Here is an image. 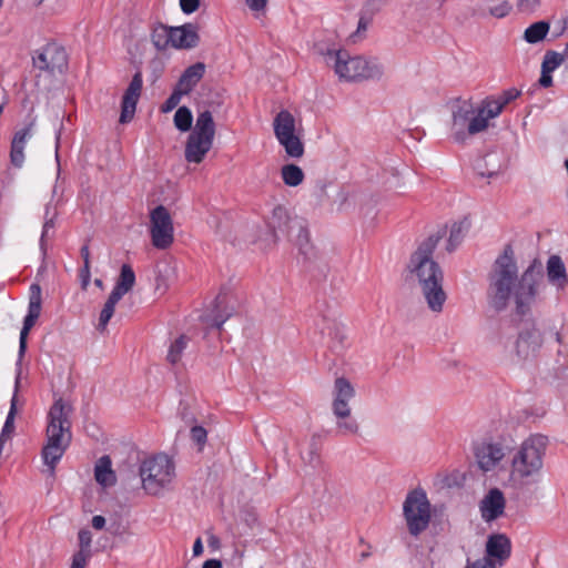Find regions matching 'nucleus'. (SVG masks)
Returning a JSON list of instances; mask_svg holds the SVG:
<instances>
[{"label": "nucleus", "instance_id": "f257e3e1", "mask_svg": "<svg viewBox=\"0 0 568 568\" xmlns=\"http://www.w3.org/2000/svg\"><path fill=\"white\" fill-rule=\"evenodd\" d=\"M539 276L534 266H529L518 276L514 251L506 246L504 253L495 261L489 276L488 298L493 308L500 312L510 301L515 304L517 315H527L538 294Z\"/></svg>", "mask_w": 568, "mask_h": 568}, {"label": "nucleus", "instance_id": "f03ea898", "mask_svg": "<svg viewBox=\"0 0 568 568\" xmlns=\"http://www.w3.org/2000/svg\"><path fill=\"white\" fill-rule=\"evenodd\" d=\"M445 234L438 231L423 241L418 248L410 256L408 268L418 281L422 294L432 312L440 313L447 300V294L443 288L444 273L433 260V253L438 242Z\"/></svg>", "mask_w": 568, "mask_h": 568}, {"label": "nucleus", "instance_id": "7ed1b4c3", "mask_svg": "<svg viewBox=\"0 0 568 568\" xmlns=\"http://www.w3.org/2000/svg\"><path fill=\"white\" fill-rule=\"evenodd\" d=\"M73 407L61 397L55 399L48 412L45 445L41 456L50 476L54 475L55 466L63 457L72 439L71 415Z\"/></svg>", "mask_w": 568, "mask_h": 568}, {"label": "nucleus", "instance_id": "20e7f679", "mask_svg": "<svg viewBox=\"0 0 568 568\" xmlns=\"http://www.w3.org/2000/svg\"><path fill=\"white\" fill-rule=\"evenodd\" d=\"M548 439L535 434L526 438L514 452L510 460L509 481L515 487L534 483L544 467Z\"/></svg>", "mask_w": 568, "mask_h": 568}, {"label": "nucleus", "instance_id": "39448f33", "mask_svg": "<svg viewBox=\"0 0 568 568\" xmlns=\"http://www.w3.org/2000/svg\"><path fill=\"white\" fill-rule=\"evenodd\" d=\"M490 119L483 102L476 106L469 100L457 101L452 106L450 135L455 142L464 143L468 136L485 131Z\"/></svg>", "mask_w": 568, "mask_h": 568}, {"label": "nucleus", "instance_id": "423d86ee", "mask_svg": "<svg viewBox=\"0 0 568 568\" xmlns=\"http://www.w3.org/2000/svg\"><path fill=\"white\" fill-rule=\"evenodd\" d=\"M325 62L334 68L335 73L346 81H361L379 79L383 68L376 60L363 57H351L343 50H328L325 53Z\"/></svg>", "mask_w": 568, "mask_h": 568}, {"label": "nucleus", "instance_id": "0eeeda50", "mask_svg": "<svg viewBox=\"0 0 568 568\" xmlns=\"http://www.w3.org/2000/svg\"><path fill=\"white\" fill-rule=\"evenodd\" d=\"M142 488L151 496L169 490L175 478V465L171 458L160 454L145 459L139 470Z\"/></svg>", "mask_w": 568, "mask_h": 568}, {"label": "nucleus", "instance_id": "6e6552de", "mask_svg": "<svg viewBox=\"0 0 568 568\" xmlns=\"http://www.w3.org/2000/svg\"><path fill=\"white\" fill-rule=\"evenodd\" d=\"M215 136V123L211 111L197 113L195 125L187 136L184 156L189 163H201L212 149Z\"/></svg>", "mask_w": 568, "mask_h": 568}, {"label": "nucleus", "instance_id": "1a4fd4ad", "mask_svg": "<svg viewBox=\"0 0 568 568\" xmlns=\"http://www.w3.org/2000/svg\"><path fill=\"white\" fill-rule=\"evenodd\" d=\"M403 514L410 535L418 536L430 521V504L423 489L409 491L403 504Z\"/></svg>", "mask_w": 568, "mask_h": 568}, {"label": "nucleus", "instance_id": "9d476101", "mask_svg": "<svg viewBox=\"0 0 568 568\" xmlns=\"http://www.w3.org/2000/svg\"><path fill=\"white\" fill-rule=\"evenodd\" d=\"M274 134L278 143L284 148L287 156L300 159L304 154V144L296 134V121L294 115L287 111H280L273 121Z\"/></svg>", "mask_w": 568, "mask_h": 568}, {"label": "nucleus", "instance_id": "9b49d317", "mask_svg": "<svg viewBox=\"0 0 568 568\" xmlns=\"http://www.w3.org/2000/svg\"><path fill=\"white\" fill-rule=\"evenodd\" d=\"M150 235L152 245L159 250L169 248L174 241L173 221L163 205H158L150 213Z\"/></svg>", "mask_w": 568, "mask_h": 568}, {"label": "nucleus", "instance_id": "f8f14e48", "mask_svg": "<svg viewBox=\"0 0 568 568\" xmlns=\"http://www.w3.org/2000/svg\"><path fill=\"white\" fill-rule=\"evenodd\" d=\"M542 345V335L534 322L526 323L519 331L514 344L516 362H525L538 353Z\"/></svg>", "mask_w": 568, "mask_h": 568}, {"label": "nucleus", "instance_id": "ddd939ff", "mask_svg": "<svg viewBox=\"0 0 568 568\" xmlns=\"http://www.w3.org/2000/svg\"><path fill=\"white\" fill-rule=\"evenodd\" d=\"M37 131V118L29 116L21 128H18L12 136L10 145V163L14 168H22L24 163V150L28 142Z\"/></svg>", "mask_w": 568, "mask_h": 568}, {"label": "nucleus", "instance_id": "4468645a", "mask_svg": "<svg viewBox=\"0 0 568 568\" xmlns=\"http://www.w3.org/2000/svg\"><path fill=\"white\" fill-rule=\"evenodd\" d=\"M36 68L48 72H62L67 67V53L57 43H48L32 57Z\"/></svg>", "mask_w": 568, "mask_h": 568}, {"label": "nucleus", "instance_id": "2eb2a0df", "mask_svg": "<svg viewBox=\"0 0 568 568\" xmlns=\"http://www.w3.org/2000/svg\"><path fill=\"white\" fill-rule=\"evenodd\" d=\"M474 454L478 467L485 471L494 470L505 458V446L501 443L483 440L474 447Z\"/></svg>", "mask_w": 568, "mask_h": 568}, {"label": "nucleus", "instance_id": "dca6fc26", "mask_svg": "<svg viewBox=\"0 0 568 568\" xmlns=\"http://www.w3.org/2000/svg\"><path fill=\"white\" fill-rule=\"evenodd\" d=\"M511 554L510 539L505 534H491L488 536L485 547V556L481 560L500 568Z\"/></svg>", "mask_w": 568, "mask_h": 568}, {"label": "nucleus", "instance_id": "f3484780", "mask_svg": "<svg viewBox=\"0 0 568 568\" xmlns=\"http://www.w3.org/2000/svg\"><path fill=\"white\" fill-rule=\"evenodd\" d=\"M41 287L39 284L30 286L28 314L23 320V326L19 338V355L22 356L27 348V337L41 313Z\"/></svg>", "mask_w": 568, "mask_h": 568}, {"label": "nucleus", "instance_id": "a211bd4d", "mask_svg": "<svg viewBox=\"0 0 568 568\" xmlns=\"http://www.w3.org/2000/svg\"><path fill=\"white\" fill-rule=\"evenodd\" d=\"M143 87L142 73L140 71L135 72L133 75L129 87L124 91L121 101V114H120V123L124 124L130 122L136 110V104L140 99Z\"/></svg>", "mask_w": 568, "mask_h": 568}, {"label": "nucleus", "instance_id": "6ab92c4d", "mask_svg": "<svg viewBox=\"0 0 568 568\" xmlns=\"http://www.w3.org/2000/svg\"><path fill=\"white\" fill-rule=\"evenodd\" d=\"M505 506L506 500L503 491L498 488H491L479 503L481 518L486 523L496 520L504 514Z\"/></svg>", "mask_w": 568, "mask_h": 568}, {"label": "nucleus", "instance_id": "aec40b11", "mask_svg": "<svg viewBox=\"0 0 568 568\" xmlns=\"http://www.w3.org/2000/svg\"><path fill=\"white\" fill-rule=\"evenodd\" d=\"M355 396V389L352 384L344 377L336 378L334 385V400L332 404L335 417L347 416L349 400Z\"/></svg>", "mask_w": 568, "mask_h": 568}, {"label": "nucleus", "instance_id": "412c9836", "mask_svg": "<svg viewBox=\"0 0 568 568\" xmlns=\"http://www.w3.org/2000/svg\"><path fill=\"white\" fill-rule=\"evenodd\" d=\"M199 40L196 28L193 24L172 27V48L192 49L197 45Z\"/></svg>", "mask_w": 568, "mask_h": 568}, {"label": "nucleus", "instance_id": "4be33fe9", "mask_svg": "<svg viewBox=\"0 0 568 568\" xmlns=\"http://www.w3.org/2000/svg\"><path fill=\"white\" fill-rule=\"evenodd\" d=\"M520 92L515 89H508L501 92L498 97L494 98H486L483 100V103L486 106V112L488 113V116H491V119L497 118L503 109L511 101L517 99L519 97Z\"/></svg>", "mask_w": 568, "mask_h": 568}, {"label": "nucleus", "instance_id": "5701e85b", "mask_svg": "<svg viewBox=\"0 0 568 568\" xmlns=\"http://www.w3.org/2000/svg\"><path fill=\"white\" fill-rule=\"evenodd\" d=\"M475 171L483 178L493 179L503 171V163L497 153H489L475 163Z\"/></svg>", "mask_w": 568, "mask_h": 568}, {"label": "nucleus", "instance_id": "b1692460", "mask_svg": "<svg viewBox=\"0 0 568 568\" xmlns=\"http://www.w3.org/2000/svg\"><path fill=\"white\" fill-rule=\"evenodd\" d=\"M204 73L205 64L202 62H196L185 69L176 87L180 88L186 94H189L197 84V82L203 78Z\"/></svg>", "mask_w": 568, "mask_h": 568}, {"label": "nucleus", "instance_id": "393cba45", "mask_svg": "<svg viewBox=\"0 0 568 568\" xmlns=\"http://www.w3.org/2000/svg\"><path fill=\"white\" fill-rule=\"evenodd\" d=\"M547 276L551 284L564 288L567 282L566 267L560 256L551 255L547 261Z\"/></svg>", "mask_w": 568, "mask_h": 568}, {"label": "nucleus", "instance_id": "a878e982", "mask_svg": "<svg viewBox=\"0 0 568 568\" xmlns=\"http://www.w3.org/2000/svg\"><path fill=\"white\" fill-rule=\"evenodd\" d=\"M95 480L103 487L113 486L116 481L114 471L111 468V459L109 456H102L94 468Z\"/></svg>", "mask_w": 568, "mask_h": 568}, {"label": "nucleus", "instance_id": "bb28decb", "mask_svg": "<svg viewBox=\"0 0 568 568\" xmlns=\"http://www.w3.org/2000/svg\"><path fill=\"white\" fill-rule=\"evenodd\" d=\"M19 387V379L16 381V390L11 398L10 409L7 415L4 425L0 434V450H2L7 440H9L14 432V418L17 414V393Z\"/></svg>", "mask_w": 568, "mask_h": 568}, {"label": "nucleus", "instance_id": "cd10ccee", "mask_svg": "<svg viewBox=\"0 0 568 568\" xmlns=\"http://www.w3.org/2000/svg\"><path fill=\"white\" fill-rule=\"evenodd\" d=\"M135 283V274L129 264H123L121 267L120 276L113 287V294L118 293L119 297H123L128 292L132 290Z\"/></svg>", "mask_w": 568, "mask_h": 568}, {"label": "nucleus", "instance_id": "c85d7f7f", "mask_svg": "<svg viewBox=\"0 0 568 568\" xmlns=\"http://www.w3.org/2000/svg\"><path fill=\"white\" fill-rule=\"evenodd\" d=\"M58 216V212L54 207H52L51 203H48L44 207V222L42 227V233L40 237V248L45 252V241L47 239H51L53 236V230L55 226V219Z\"/></svg>", "mask_w": 568, "mask_h": 568}, {"label": "nucleus", "instance_id": "c756f323", "mask_svg": "<svg viewBox=\"0 0 568 568\" xmlns=\"http://www.w3.org/2000/svg\"><path fill=\"white\" fill-rule=\"evenodd\" d=\"M151 41L156 50H166L172 44V27L154 26L151 32Z\"/></svg>", "mask_w": 568, "mask_h": 568}, {"label": "nucleus", "instance_id": "7c9ffc66", "mask_svg": "<svg viewBox=\"0 0 568 568\" xmlns=\"http://www.w3.org/2000/svg\"><path fill=\"white\" fill-rule=\"evenodd\" d=\"M469 225L470 223L467 219L453 223L447 243V251L453 252L462 243Z\"/></svg>", "mask_w": 568, "mask_h": 568}, {"label": "nucleus", "instance_id": "2f4dec72", "mask_svg": "<svg viewBox=\"0 0 568 568\" xmlns=\"http://www.w3.org/2000/svg\"><path fill=\"white\" fill-rule=\"evenodd\" d=\"M120 300H121V297L118 296V293L116 294L110 293V295H109L106 302L104 303L103 308L100 313L99 324H98V329L100 332H104L106 329V325L110 322V320L112 318V316L114 314L115 305L118 304V302Z\"/></svg>", "mask_w": 568, "mask_h": 568}, {"label": "nucleus", "instance_id": "473e14b6", "mask_svg": "<svg viewBox=\"0 0 568 568\" xmlns=\"http://www.w3.org/2000/svg\"><path fill=\"white\" fill-rule=\"evenodd\" d=\"M549 31V23L546 21H538L530 24L524 33V39L528 43H538L544 40Z\"/></svg>", "mask_w": 568, "mask_h": 568}, {"label": "nucleus", "instance_id": "72a5a7b5", "mask_svg": "<svg viewBox=\"0 0 568 568\" xmlns=\"http://www.w3.org/2000/svg\"><path fill=\"white\" fill-rule=\"evenodd\" d=\"M283 182L288 186H297L304 181L303 170L295 164H286L281 169Z\"/></svg>", "mask_w": 568, "mask_h": 568}, {"label": "nucleus", "instance_id": "f704fd0d", "mask_svg": "<svg viewBox=\"0 0 568 568\" xmlns=\"http://www.w3.org/2000/svg\"><path fill=\"white\" fill-rule=\"evenodd\" d=\"M290 221L291 219L286 207L277 205L273 209L270 225L274 231L286 232Z\"/></svg>", "mask_w": 568, "mask_h": 568}, {"label": "nucleus", "instance_id": "c9c22d12", "mask_svg": "<svg viewBox=\"0 0 568 568\" xmlns=\"http://www.w3.org/2000/svg\"><path fill=\"white\" fill-rule=\"evenodd\" d=\"M336 429L339 435H356L359 430L357 420L352 417V410L347 409V416L336 417Z\"/></svg>", "mask_w": 568, "mask_h": 568}, {"label": "nucleus", "instance_id": "e433bc0d", "mask_svg": "<svg viewBox=\"0 0 568 568\" xmlns=\"http://www.w3.org/2000/svg\"><path fill=\"white\" fill-rule=\"evenodd\" d=\"M175 128L181 132H187L192 128L193 115L187 106H180L173 119Z\"/></svg>", "mask_w": 568, "mask_h": 568}, {"label": "nucleus", "instance_id": "4c0bfd02", "mask_svg": "<svg viewBox=\"0 0 568 568\" xmlns=\"http://www.w3.org/2000/svg\"><path fill=\"white\" fill-rule=\"evenodd\" d=\"M565 58L564 53L547 51L544 55L541 70H544V73H551L565 61Z\"/></svg>", "mask_w": 568, "mask_h": 568}, {"label": "nucleus", "instance_id": "58836bf2", "mask_svg": "<svg viewBox=\"0 0 568 568\" xmlns=\"http://www.w3.org/2000/svg\"><path fill=\"white\" fill-rule=\"evenodd\" d=\"M186 345L187 338L184 335H181L171 344L166 358L172 365L179 363Z\"/></svg>", "mask_w": 568, "mask_h": 568}, {"label": "nucleus", "instance_id": "ea45409f", "mask_svg": "<svg viewBox=\"0 0 568 568\" xmlns=\"http://www.w3.org/2000/svg\"><path fill=\"white\" fill-rule=\"evenodd\" d=\"M186 94L180 88H175L171 95L166 99V101L161 105V111L163 113H168L172 111L181 101L182 95Z\"/></svg>", "mask_w": 568, "mask_h": 568}, {"label": "nucleus", "instance_id": "a19ab883", "mask_svg": "<svg viewBox=\"0 0 568 568\" xmlns=\"http://www.w3.org/2000/svg\"><path fill=\"white\" fill-rule=\"evenodd\" d=\"M385 4V0H367L362 9V14H365L369 18H373V16L378 12L383 6Z\"/></svg>", "mask_w": 568, "mask_h": 568}, {"label": "nucleus", "instance_id": "79ce46f5", "mask_svg": "<svg viewBox=\"0 0 568 568\" xmlns=\"http://www.w3.org/2000/svg\"><path fill=\"white\" fill-rule=\"evenodd\" d=\"M207 433L206 429L202 426H193L191 428V438L194 443H196L200 446V449L203 448V446L206 443Z\"/></svg>", "mask_w": 568, "mask_h": 568}, {"label": "nucleus", "instance_id": "37998d69", "mask_svg": "<svg viewBox=\"0 0 568 568\" xmlns=\"http://www.w3.org/2000/svg\"><path fill=\"white\" fill-rule=\"evenodd\" d=\"M173 274H174V267H172L170 265H166L164 271H159V275L156 277V288L158 290H161V288L166 290L169 287V283H168L166 278Z\"/></svg>", "mask_w": 568, "mask_h": 568}, {"label": "nucleus", "instance_id": "c03bdc74", "mask_svg": "<svg viewBox=\"0 0 568 568\" xmlns=\"http://www.w3.org/2000/svg\"><path fill=\"white\" fill-rule=\"evenodd\" d=\"M91 541L92 535L88 529H82L79 531V546L80 551H85L91 554Z\"/></svg>", "mask_w": 568, "mask_h": 568}, {"label": "nucleus", "instance_id": "a18cd8bd", "mask_svg": "<svg viewBox=\"0 0 568 568\" xmlns=\"http://www.w3.org/2000/svg\"><path fill=\"white\" fill-rule=\"evenodd\" d=\"M511 10V4L508 1H501L500 3L490 7L489 12L496 18L506 17Z\"/></svg>", "mask_w": 568, "mask_h": 568}, {"label": "nucleus", "instance_id": "49530a36", "mask_svg": "<svg viewBox=\"0 0 568 568\" xmlns=\"http://www.w3.org/2000/svg\"><path fill=\"white\" fill-rule=\"evenodd\" d=\"M540 6L539 0H518L517 8L523 13H532Z\"/></svg>", "mask_w": 568, "mask_h": 568}, {"label": "nucleus", "instance_id": "de8ad7c7", "mask_svg": "<svg viewBox=\"0 0 568 568\" xmlns=\"http://www.w3.org/2000/svg\"><path fill=\"white\" fill-rule=\"evenodd\" d=\"M91 554L85 551H77L72 558L71 568H84Z\"/></svg>", "mask_w": 568, "mask_h": 568}, {"label": "nucleus", "instance_id": "09e8293b", "mask_svg": "<svg viewBox=\"0 0 568 568\" xmlns=\"http://www.w3.org/2000/svg\"><path fill=\"white\" fill-rule=\"evenodd\" d=\"M268 0H245L246 6L251 11L255 13V17H258L266 9Z\"/></svg>", "mask_w": 568, "mask_h": 568}, {"label": "nucleus", "instance_id": "8fccbe9b", "mask_svg": "<svg viewBox=\"0 0 568 568\" xmlns=\"http://www.w3.org/2000/svg\"><path fill=\"white\" fill-rule=\"evenodd\" d=\"M199 6L200 0H180L181 10L186 14L195 12Z\"/></svg>", "mask_w": 568, "mask_h": 568}, {"label": "nucleus", "instance_id": "3c124183", "mask_svg": "<svg viewBox=\"0 0 568 568\" xmlns=\"http://www.w3.org/2000/svg\"><path fill=\"white\" fill-rule=\"evenodd\" d=\"M371 21H372V18L361 13V17H359V20H358L357 30H356L355 33H353L351 36V38H356L361 32L366 31V29H367L368 24L371 23Z\"/></svg>", "mask_w": 568, "mask_h": 568}, {"label": "nucleus", "instance_id": "603ef678", "mask_svg": "<svg viewBox=\"0 0 568 568\" xmlns=\"http://www.w3.org/2000/svg\"><path fill=\"white\" fill-rule=\"evenodd\" d=\"M79 276H80V281H81V288L85 291L90 284V278H91L90 266H83L80 270Z\"/></svg>", "mask_w": 568, "mask_h": 568}, {"label": "nucleus", "instance_id": "864d4df0", "mask_svg": "<svg viewBox=\"0 0 568 568\" xmlns=\"http://www.w3.org/2000/svg\"><path fill=\"white\" fill-rule=\"evenodd\" d=\"M92 527L97 530H101L104 528L105 526V518L103 516H100V515H95L93 516L92 518Z\"/></svg>", "mask_w": 568, "mask_h": 568}, {"label": "nucleus", "instance_id": "5fc2aeb1", "mask_svg": "<svg viewBox=\"0 0 568 568\" xmlns=\"http://www.w3.org/2000/svg\"><path fill=\"white\" fill-rule=\"evenodd\" d=\"M465 568H494L493 565L484 561L481 559H477L473 562L468 561Z\"/></svg>", "mask_w": 568, "mask_h": 568}, {"label": "nucleus", "instance_id": "6e6d98bb", "mask_svg": "<svg viewBox=\"0 0 568 568\" xmlns=\"http://www.w3.org/2000/svg\"><path fill=\"white\" fill-rule=\"evenodd\" d=\"M539 84L542 88H548L552 84V77L551 73H544V70H541V75L539 78Z\"/></svg>", "mask_w": 568, "mask_h": 568}, {"label": "nucleus", "instance_id": "4d7b16f0", "mask_svg": "<svg viewBox=\"0 0 568 568\" xmlns=\"http://www.w3.org/2000/svg\"><path fill=\"white\" fill-rule=\"evenodd\" d=\"M80 253H81V257L83 260V266H90V250H89V245L84 244L81 247Z\"/></svg>", "mask_w": 568, "mask_h": 568}, {"label": "nucleus", "instance_id": "13d9d810", "mask_svg": "<svg viewBox=\"0 0 568 568\" xmlns=\"http://www.w3.org/2000/svg\"><path fill=\"white\" fill-rule=\"evenodd\" d=\"M230 316V314L225 315V316H214L213 321H212V326L220 329L223 325V323L227 320V317Z\"/></svg>", "mask_w": 568, "mask_h": 568}, {"label": "nucleus", "instance_id": "bf43d9fd", "mask_svg": "<svg viewBox=\"0 0 568 568\" xmlns=\"http://www.w3.org/2000/svg\"><path fill=\"white\" fill-rule=\"evenodd\" d=\"M202 568H222V562L219 559H209Z\"/></svg>", "mask_w": 568, "mask_h": 568}, {"label": "nucleus", "instance_id": "052dcab7", "mask_svg": "<svg viewBox=\"0 0 568 568\" xmlns=\"http://www.w3.org/2000/svg\"><path fill=\"white\" fill-rule=\"evenodd\" d=\"M203 552V544L201 538H196L193 545V555L200 556Z\"/></svg>", "mask_w": 568, "mask_h": 568}, {"label": "nucleus", "instance_id": "680f3d73", "mask_svg": "<svg viewBox=\"0 0 568 568\" xmlns=\"http://www.w3.org/2000/svg\"><path fill=\"white\" fill-rule=\"evenodd\" d=\"M59 140H60V133H58V135H57V148H55V159L58 162H59V154H58Z\"/></svg>", "mask_w": 568, "mask_h": 568}, {"label": "nucleus", "instance_id": "e2e57ef3", "mask_svg": "<svg viewBox=\"0 0 568 568\" xmlns=\"http://www.w3.org/2000/svg\"><path fill=\"white\" fill-rule=\"evenodd\" d=\"M94 284H95L98 287H102V286H103V282H102V280H100V278H95V280H94Z\"/></svg>", "mask_w": 568, "mask_h": 568}, {"label": "nucleus", "instance_id": "0e129e2a", "mask_svg": "<svg viewBox=\"0 0 568 568\" xmlns=\"http://www.w3.org/2000/svg\"><path fill=\"white\" fill-rule=\"evenodd\" d=\"M562 53L565 54V57H566V58H568V42L566 43V45H565V49H564V52H562Z\"/></svg>", "mask_w": 568, "mask_h": 568}, {"label": "nucleus", "instance_id": "69168bd1", "mask_svg": "<svg viewBox=\"0 0 568 568\" xmlns=\"http://www.w3.org/2000/svg\"><path fill=\"white\" fill-rule=\"evenodd\" d=\"M43 1H44V0H34V3H36L37 6H40Z\"/></svg>", "mask_w": 568, "mask_h": 568}, {"label": "nucleus", "instance_id": "338daca9", "mask_svg": "<svg viewBox=\"0 0 568 568\" xmlns=\"http://www.w3.org/2000/svg\"><path fill=\"white\" fill-rule=\"evenodd\" d=\"M2 4H3V0H0V8L2 7Z\"/></svg>", "mask_w": 568, "mask_h": 568}]
</instances>
